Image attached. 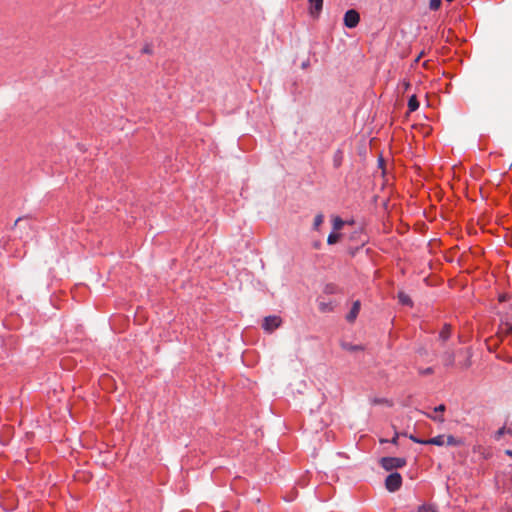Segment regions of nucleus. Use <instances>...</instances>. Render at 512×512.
I'll use <instances>...</instances> for the list:
<instances>
[{
	"label": "nucleus",
	"instance_id": "obj_1",
	"mask_svg": "<svg viewBox=\"0 0 512 512\" xmlns=\"http://www.w3.org/2000/svg\"><path fill=\"white\" fill-rule=\"evenodd\" d=\"M456 354L458 356H463V358H464L463 360L458 362L457 366L461 370H467L472 364V362H471L472 352L468 348L467 349H459L457 352H455L452 349L445 350L440 356L442 364L446 368L454 367Z\"/></svg>",
	"mask_w": 512,
	"mask_h": 512
},
{
	"label": "nucleus",
	"instance_id": "obj_2",
	"mask_svg": "<svg viewBox=\"0 0 512 512\" xmlns=\"http://www.w3.org/2000/svg\"><path fill=\"white\" fill-rule=\"evenodd\" d=\"M380 465L386 471H391L396 468H402L406 465V459L400 457H382Z\"/></svg>",
	"mask_w": 512,
	"mask_h": 512
},
{
	"label": "nucleus",
	"instance_id": "obj_3",
	"mask_svg": "<svg viewBox=\"0 0 512 512\" xmlns=\"http://www.w3.org/2000/svg\"><path fill=\"white\" fill-rule=\"evenodd\" d=\"M402 485V477L398 472L391 473L385 480V487L389 492H396Z\"/></svg>",
	"mask_w": 512,
	"mask_h": 512
},
{
	"label": "nucleus",
	"instance_id": "obj_4",
	"mask_svg": "<svg viewBox=\"0 0 512 512\" xmlns=\"http://www.w3.org/2000/svg\"><path fill=\"white\" fill-rule=\"evenodd\" d=\"M282 323V320L279 316H267L263 321V329L269 333L273 332L277 329Z\"/></svg>",
	"mask_w": 512,
	"mask_h": 512
},
{
	"label": "nucleus",
	"instance_id": "obj_5",
	"mask_svg": "<svg viewBox=\"0 0 512 512\" xmlns=\"http://www.w3.org/2000/svg\"><path fill=\"white\" fill-rule=\"evenodd\" d=\"M360 21L359 13L354 10H348L344 15V25L348 28H354L358 25Z\"/></svg>",
	"mask_w": 512,
	"mask_h": 512
},
{
	"label": "nucleus",
	"instance_id": "obj_6",
	"mask_svg": "<svg viewBox=\"0 0 512 512\" xmlns=\"http://www.w3.org/2000/svg\"><path fill=\"white\" fill-rule=\"evenodd\" d=\"M310 8L309 13L313 18H318L322 8H323V0H309Z\"/></svg>",
	"mask_w": 512,
	"mask_h": 512
},
{
	"label": "nucleus",
	"instance_id": "obj_7",
	"mask_svg": "<svg viewBox=\"0 0 512 512\" xmlns=\"http://www.w3.org/2000/svg\"><path fill=\"white\" fill-rule=\"evenodd\" d=\"M360 301H355L352 305V308L350 312L347 314L346 319L348 322H354V320L357 318L358 313L360 311Z\"/></svg>",
	"mask_w": 512,
	"mask_h": 512
},
{
	"label": "nucleus",
	"instance_id": "obj_8",
	"mask_svg": "<svg viewBox=\"0 0 512 512\" xmlns=\"http://www.w3.org/2000/svg\"><path fill=\"white\" fill-rule=\"evenodd\" d=\"M424 445H437V446H443L445 444V436L444 435H438L436 437L430 438L425 440L423 442Z\"/></svg>",
	"mask_w": 512,
	"mask_h": 512
},
{
	"label": "nucleus",
	"instance_id": "obj_9",
	"mask_svg": "<svg viewBox=\"0 0 512 512\" xmlns=\"http://www.w3.org/2000/svg\"><path fill=\"white\" fill-rule=\"evenodd\" d=\"M451 336V326L449 324H445L441 331L439 332V340L442 342H446Z\"/></svg>",
	"mask_w": 512,
	"mask_h": 512
},
{
	"label": "nucleus",
	"instance_id": "obj_10",
	"mask_svg": "<svg viewBox=\"0 0 512 512\" xmlns=\"http://www.w3.org/2000/svg\"><path fill=\"white\" fill-rule=\"evenodd\" d=\"M342 349L349 351V352H357V351H363L364 347L362 345H354L348 342H342L341 343Z\"/></svg>",
	"mask_w": 512,
	"mask_h": 512
},
{
	"label": "nucleus",
	"instance_id": "obj_11",
	"mask_svg": "<svg viewBox=\"0 0 512 512\" xmlns=\"http://www.w3.org/2000/svg\"><path fill=\"white\" fill-rule=\"evenodd\" d=\"M398 299H399V302L401 304L412 306V300H411V298L406 293L399 292L398 293Z\"/></svg>",
	"mask_w": 512,
	"mask_h": 512
},
{
	"label": "nucleus",
	"instance_id": "obj_12",
	"mask_svg": "<svg viewBox=\"0 0 512 512\" xmlns=\"http://www.w3.org/2000/svg\"><path fill=\"white\" fill-rule=\"evenodd\" d=\"M409 111L413 112L419 108V102L415 95H412L408 100Z\"/></svg>",
	"mask_w": 512,
	"mask_h": 512
},
{
	"label": "nucleus",
	"instance_id": "obj_13",
	"mask_svg": "<svg viewBox=\"0 0 512 512\" xmlns=\"http://www.w3.org/2000/svg\"><path fill=\"white\" fill-rule=\"evenodd\" d=\"M323 221H324V216H323V214H321V213L317 214V215L315 216V218H314L313 228H314L315 230H318V229H319V227L322 225Z\"/></svg>",
	"mask_w": 512,
	"mask_h": 512
},
{
	"label": "nucleus",
	"instance_id": "obj_14",
	"mask_svg": "<svg viewBox=\"0 0 512 512\" xmlns=\"http://www.w3.org/2000/svg\"><path fill=\"white\" fill-rule=\"evenodd\" d=\"M344 224L345 222L340 217L336 216L333 218V229L335 231L340 230Z\"/></svg>",
	"mask_w": 512,
	"mask_h": 512
},
{
	"label": "nucleus",
	"instance_id": "obj_15",
	"mask_svg": "<svg viewBox=\"0 0 512 512\" xmlns=\"http://www.w3.org/2000/svg\"><path fill=\"white\" fill-rule=\"evenodd\" d=\"M340 236H341L340 234L335 233V232L330 233L327 238V243L330 245L337 243L340 239Z\"/></svg>",
	"mask_w": 512,
	"mask_h": 512
},
{
	"label": "nucleus",
	"instance_id": "obj_16",
	"mask_svg": "<svg viewBox=\"0 0 512 512\" xmlns=\"http://www.w3.org/2000/svg\"><path fill=\"white\" fill-rule=\"evenodd\" d=\"M441 4H442V0H430L429 8L433 11H436L441 7Z\"/></svg>",
	"mask_w": 512,
	"mask_h": 512
},
{
	"label": "nucleus",
	"instance_id": "obj_17",
	"mask_svg": "<svg viewBox=\"0 0 512 512\" xmlns=\"http://www.w3.org/2000/svg\"><path fill=\"white\" fill-rule=\"evenodd\" d=\"M445 444L449 446H456L460 444V441L454 438L452 435L447 436Z\"/></svg>",
	"mask_w": 512,
	"mask_h": 512
},
{
	"label": "nucleus",
	"instance_id": "obj_18",
	"mask_svg": "<svg viewBox=\"0 0 512 512\" xmlns=\"http://www.w3.org/2000/svg\"><path fill=\"white\" fill-rule=\"evenodd\" d=\"M417 512H437V510L432 505H422L418 508Z\"/></svg>",
	"mask_w": 512,
	"mask_h": 512
},
{
	"label": "nucleus",
	"instance_id": "obj_19",
	"mask_svg": "<svg viewBox=\"0 0 512 512\" xmlns=\"http://www.w3.org/2000/svg\"><path fill=\"white\" fill-rule=\"evenodd\" d=\"M23 222H25V225L23 226V228H30V224H29L28 220L25 218H22V217H19L18 219H16V221L14 223V227L20 226L21 223H23Z\"/></svg>",
	"mask_w": 512,
	"mask_h": 512
},
{
	"label": "nucleus",
	"instance_id": "obj_20",
	"mask_svg": "<svg viewBox=\"0 0 512 512\" xmlns=\"http://www.w3.org/2000/svg\"><path fill=\"white\" fill-rule=\"evenodd\" d=\"M506 432H510V430H506L505 427H501L500 429H498L496 432H495V439L496 440H499L501 439V437L506 433Z\"/></svg>",
	"mask_w": 512,
	"mask_h": 512
},
{
	"label": "nucleus",
	"instance_id": "obj_21",
	"mask_svg": "<svg viewBox=\"0 0 512 512\" xmlns=\"http://www.w3.org/2000/svg\"><path fill=\"white\" fill-rule=\"evenodd\" d=\"M500 333L503 335L512 334V326L505 324L501 327Z\"/></svg>",
	"mask_w": 512,
	"mask_h": 512
},
{
	"label": "nucleus",
	"instance_id": "obj_22",
	"mask_svg": "<svg viewBox=\"0 0 512 512\" xmlns=\"http://www.w3.org/2000/svg\"><path fill=\"white\" fill-rule=\"evenodd\" d=\"M141 52H142L143 54H149V55L153 54V47H152V45H151V44H146V45L142 48Z\"/></svg>",
	"mask_w": 512,
	"mask_h": 512
},
{
	"label": "nucleus",
	"instance_id": "obj_23",
	"mask_svg": "<svg viewBox=\"0 0 512 512\" xmlns=\"http://www.w3.org/2000/svg\"><path fill=\"white\" fill-rule=\"evenodd\" d=\"M433 372H434V370L431 367H428V368H425V369H419V374H421V375H430Z\"/></svg>",
	"mask_w": 512,
	"mask_h": 512
},
{
	"label": "nucleus",
	"instance_id": "obj_24",
	"mask_svg": "<svg viewBox=\"0 0 512 512\" xmlns=\"http://www.w3.org/2000/svg\"><path fill=\"white\" fill-rule=\"evenodd\" d=\"M402 87H403V92H406L409 90L411 84L409 81L407 80H403L402 83H401Z\"/></svg>",
	"mask_w": 512,
	"mask_h": 512
},
{
	"label": "nucleus",
	"instance_id": "obj_25",
	"mask_svg": "<svg viewBox=\"0 0 512 512\" xmlns=\"http://www.w3.org/2000/svg\"><path fill=\"white\" fill-rule=\"evenodd\" d=\"M446 407L444 404H440L439 406L434 408V412L437 413H443L445 411Z\"/></svg>",
	"mask_w": 512,
	"mask_h": 512
},
{
	"label": "nucleus",
	"instance_id": "obj_26",
	"mask_svg": "<svg viewBox=\"0 0 512 512\" xmlns=\"http://www.w3.org/2000/svg\"><path fill=\"white\" fill-rule=\"evenodd\" d=\"M409 438L415 442V443H420V444H423V442H425V440H422V439H419L418 437H415L414 435H410Z\"/></svg>",
	"mask_w": 512,
	"mask_h": 512
},
{
	"label": "nucleus",
	"instance_id": "obj_27",
	"mask_svg": "<svg viewBox=\"0 0 512 512\" xmlns=\"http://www.w3.org/2000/svg\"><path fill=\"white\" fill-rule=\"evenodd\" d=\"M427 417H429V418H431L433 420H437L439 422H444V418L442 416L441 417H434V416H432L430 414H427Z\"/></svg>",
	"mask_w": 512,
	"mask_h": 512
},
{
	"label": "nucleus",
	"instance_id": "obj_28",
	"mask_svg": "<svg viewBox=\"0 0 512 512\" xmlns=\"http://www.w3.org/2000/svg\"><path fill=\"white\" fill-rule=\"evenodd\" d=\"M327 307H328V305H327V304H325V303H321V304H320V310H321V311H326V308H327Z\"/></svg>",
	"mask_w": 512,
	"mask_h": 512
},
{
	"label": "nucleus",
	"instance_id": "obj_29",
	"mask_svg": "<svg viewBox=\"0 0 512 512\" xmlns=\"http://www.w3.org/2000/svg\"><path fill=\"white\" fill-rule=\"evenodd\" d=\"M372 403H373V404H379V403H382V400H380V399H374V400L372 401Z\"/></svg>",
	"mask_w": 512,
	"mask_h": 512
},
{
	"label": "nucleus",
	"instance_id": "obj_30",
	"mask_svg": "<svg viewBox=\"0 0 512 512\" xmlns=\"http://www.w3.org/2000/svg\"><path fill=\"white\" fill-rule=\"evenodd\" d=\"M505 453H506L508 456L512 457V450H506V451H505Z\"/></svg>",
	"mask_w": 512,
	"mask_h": 512
},
{
	"label": "nucleus",
	"instance_id": "obj_31",
	"mask_svg": "<svg viewBox=\"0 0 512 512\" xmlns=\"http://www.w3.org/2000/svg\"><path fill=\"white\" fill-rule=\"evenodd\" d=\"M397 439H398V435H396V436L392 439V443L396 444V443H397Z\"/></svg>",
	"mask_w": 512,
	"mask_h": 512
},
{
	"label": "nucleus",
	"instance_id": "obj_32",
	"mask_svg": "<svg viewBox=\"0 0 512 512\" xmlns=\"http://www.w3.org/2000/svg\"><path fill=\"white\" fill-rule=\"evenodd\" d=\"M307 66H308V63H303V64H302V67H303V68H306Z\"/></svg>",
	"mask_w": 512,
	"mask_h": 512
}]
</instances>
